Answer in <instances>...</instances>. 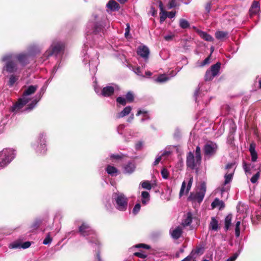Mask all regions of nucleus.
<instances>
[{
  "mask_svg": "<svg viewBox=\"0 0 261 261\" xmlns=\"http://www.w3.org/2000/svg\"><path fill=\"white\" fill-rule=\"evenodd\" d=\"M104 22L102 18L97 15L93 14L89 20L86 30V43H84L83 49L84 54L83 62L89 63L90 71L95 74L97 71V66L99 63L98 54L93 48H87L89 45H95L96 42L101 38L103 34Z\"/></svg>",
  "mask_w": 261,
  "mask_h": 261,
  "instance_id": "obj_1",
  "label": "nucleus"
},
{
  "mask_svg": "<svg viewBox=\"0 0 261 261\" xmlns=\"http://www.w3.org/2000/svg\"><path fill=\"white\" fill-rule=\"evenodd\" d=\"M201 161V149L199 146L196 148L195 156L190 151L187 155L186 164L188 168L194 169L200 166Z\"/></svg>",
  "mask_w": 261,
  "mask_h": 261,
  "instance_id": "obj_2",
  "label": "nucleus"
},
{
  "mask_svg": "<svg viewBox=\"0 0 261 261\" xmlns=\"http://www.w3.org/2000/svg\"><path fill=\"white\" fill-rule=\"evenodd\" d=\"M112 201L118 210L124 212L127 210L128 199L123 193L119 192L114 193L112 195Z\"/></svg>",
  "mask_w": 261,
  "mask_h": 261,
  "instance_id": "obj_3",
  "label": "nucleus"
},
{
  "mask_svg": "<svg viewBox=\"0 0 261 261\" xmlns=\"http://www.w3.org/2000/svg\"><path fill=\"white\" fill-rule=\"evenodd\" d=\"M14 54H9L4 56L2 61L5 62V65L3 67V72L5 71L9 73H16L19 70L18 64L14 61Z\"/></svg>",
  "mask_w": 261,
  "mask_h": 261,
  "instance_id": "obj_4",
  "label": "nucleus"
},
{
  "mask_svg": "<svg viewBox=\"0 0 261 261\" xmlns=\"http://www.w3.org/2000/svg\"><path fill=\"white\" fill-rule=\"evenodd\" d=\"M15 156V150L12 149L5 148L0 151V170L7 167Z\"/></svg>",
  "mask_w": 261,
  "mask_h": 261,
  "instance_id": "obj_5",
  "label": "nucleus"
},
{
  "mask_svg": "<svg viewBox=\"0 0 261 261\" xmlns=\"http://www.w3.org/2000/svg\"><path fill=\"white\" fill-rule=\"evenodd\" d=\"M64 47L65 45L63 42L54 40L53 41L49 49L46 51L44 56L46 58L53 55L57 56L63 51Z\"/></svg>",
  "mask_w": 261,
  "mask_h": 261,
  "instance_id": "obj_6",
  "label": "nucleus"
},
{
  "mask_svg": "<svg viewBox=\"0 0 261 261\" xmlns=\"http://www.w3.org/2000/svg\"><path fill=\"white\" fill-rule=\"evenodd\" d=\"M206 192V184L205 182L201 183L198 191L192 192L188 198L189 201L192 202H197L199 203L203 200Z\"/></svg>",
  "mask_w": 261,
  "mask_h": 261,
  "instance_id": "obj_7",
  "label": "nucleus"
},
{
  "mask_svg": "<svg viewBox=\"0 0 261 261\" xmlns=\"http://www.w3.org/2000/svg\"><path fill=\"white\" fill-rule=\"evenodd\" d=\"M79 232L81 235L84 237L91 236V240H89V242L98 245L99 242L97 239L95 231L88 224L83 223L79 227Z\"/></svg>",
  "mask_w": 261,
  "mask_h": 261,
  "instance_id": "obj_8",
  "label": "nucleus"
},
{
  "mask_svg": "<svg viewBox=\"0 0 261 261\" xmlns=\"http://www.w3.org/2000/svg\"><path fill=\"white\" fill-rule=\"evenodd\" d=\"M217 144L212 141L207 142L203 147L205 159H210L216 153L218 150Z\"/></svg>",
  "mask_w": 261,
  "mask_h": 261,
  "instance_id": "obj_9",
  "label": "nucleus"
},
{
  "mask_svg": "<svg viewBox=\"0 0 261 261\" xmlns=\"http://www.w3.org/2000/svg\"><path fill=\"white\" fill-rule=\"evenodd\" d=\"M221 65L220 62H217L216 64L212 65L210 70H207L206 71L204 76L205 81H210L219 74Z\"/></svg>",
  "mask_w": 261,
  "mask_h": 261,
  "instance_id": "obj_10",
  "label": "nucleus"
},
{
  "mask_svg": "<svg viewBox=\"0 0 261 261\" xmlns=\"http://www.w3.org/2000/svg\"><path fill=\"white\" fill-rule=\"evenodd\" d=\"M94 90L95 92L99 95L105 97L110 96L113 94L115 90L114 87L112 86L104 87L101 90L96 86H94Z\"/></svg>",
  "mask_w": 261,
  "mask_h": 261,
  "instance_id": "obj_11",
  "label": "nucleus"
},
{
  "mask_svg": "<svg viewBox=\"0 0 261 261\" xmlns=\"http://www.w3.org/2000/svg\"><path fill=\"white\" fill-rule=\"evenodd\" d=\"M28 99H25V98H20L17 102L11 108V111L14 113L19 112L23 107L28 103Z\"/></svg>",
  "mask_w": 261,
  "mask_h": 261,
  "instance_id": "obj_12",
  "label": "nucleus"
},
{
  "mask_svg": "<svg viewBox=\"0 0 261 261\" xmlns=\"http://www.w3.org/2000/svg\"><path fill=\"white\" fill-rule=\"evenodd\" d=\"M44 135L43 134H40L39 135V139L40 140L39 144L36 145L35 148L37 151L40 152V153H43L46 150L45 141L44 138ZM36 145L34 144L33 147L35 148Z\"/></svg>",
  "mask_w": 261,
  "mask_h": 261,
  "instance_id": "obj_13",
  "label": "nucleus"
},
{
  "mask_svg": "<svg viewBox=\"0 0 261 261\" xmlns=\"http://www.w3.org/2000/svg\"><path fill=\"white\" fill-rule=\"evenodd\" d=\"M137 53L138 55L140 56L144 59V60L146 61L148 59L149 49L145 45H141L138 47Z\"/></svg>",
  "mask_w": 261,
  "mask_h": 261,
  "instance_id": "obj_14",
  "label": "nucleus"
},
{
  "mask_svg": "<svg viewBox=\"0 0 261 261\" xmlns=\"http://www.w3.org/2000/svg\"><path fill=\"white\" fill-rule=\"evenodd\" d=\"M14 60L16 59L22 66H24L29 63V55L27 54H14Z\"/></svg>",
  "mask_w": 261,
  "mask_h": 261,
  "instance_id": "obj_15",
  "label": "nucleus"
},
{
  "mask_svg": "<svg viewBox=\"0 0 261 261\" xmlns=\"http://www.w3.org/2000/svg\"><path fill=\"white\" fill-rule=\"evenodd\" d=\"M232 176L233 172L226 173L225 175V181L223 184V187L221 189V191L222 193H223L224 192H226L228 190L229 186H228L227 185L231 182L232 178Z\"/></svg>",
  "mask_w": 261,
  "mask_h": 261,
  "instance_id": "obj_16",
  "label": "nucleus"
},
{
  "mask_svg": "<svg viewBox=\"0 0 261 261\" xmlns=\"http://www.w3.org/2000/svg\"><path fill=\"white\" fill-rule=\"evenodd\" d=\"M38 87L37 86H29L23 92L22 97L25 99H28V101L31 100L30 96L34 93L36 91Z\"/></svg>",
  "mask_w": 261,
  "mask_h": 261,
  "instance_id": "obj_17",
  "label": "nucleus"
},
{
  "mask_svg": "<svg viewBox=\"0 0 261 261\" xmlns=\"http://www.w3.org/2000/svg\"><path fill=\"white\" fill-rule=\"evenodd\" d=\"M169 233L172 239L177 240L182 233V229L180 226H177L174 229H170Z\"/></svg>",
  "mask_w": 261,
  "mask_h": 261,
  "instance_id": "obj_18",
  "label": "nucleus"
},
{
  "mask_svg": "<svg viewBox=\"0 0 261 261\" xmlns=\"http://www.w3.org/2000/svg\"><path fill=\"white\" fill-rule=\"evenodd\" d=\"M41 96L42 95L40 93L39 94H36L34 99L32 101L31 103H30L28 105V107L25 109V110L27 111H31L35 107L37 102L41 99Z\"/></svg>",
  "mask_w": 261,
  "mask_h": 261,
  "instance_id": "obj_19",
  "label": "nucleus"
},
{
  "mask_svg": "<svg viewBox=\"0 0 261 261\" xmlns=\"http://www.w3.org/2000/svg\"><path fill=\"white\" fill-rule=\"evenodd\" d=\"M211 206L212 208L218 207L219 210H222L225 207L224 202L218 198H215L214 201L212 203Z\"/></svg>",
  "mask_w": 261,
  "mask_h": 261,
  "instance_id": "obj_20",
  "label": "nucleus"
},
{
  "mask_svg": "<svg viewBox=\"0 0 261 261\" xmlns=\"http://www.w3.org/2000/svg\"><path fill=\"white\" fill-rule=\"evenodd\" d=\"M208 228L210 230H214V231H218L219 226L218 224V221L215 217H212L211 218V221L208 226Z\"/></svg>",
  "mask_w": 261,
  "mask_h": 261,
  "instance_id": "obj_21",
  "label": "nucleus"
},
{
  "mask_svg": "<svg viewBox=\"0 0 261 261\" xmlns=\"http://www.w3.org/2000/svg\"><path fill=\"white\" fill-rule=\"evenodd\" d=\"M31 246V242L29 241H27L23 243L21 245L18 243H14L10 245V247L12 249H17L22 248L23 249H26L29 248Z\"/></svg>",
  "mask_w": 261,
  "mask_h": 261,
  "instance_id": "obj_22",
  "label": "nucleus"
},
{
  "mask_svg": "<svg viewBox=\"0 0 261 261\" xmlns=\"http://www.w3.org/2000/svg\"><path fill=\"white\" fill-rule=\"evenodd\" d=\"M196 32L200 36V37L205 41L211 42L214 40V38L206 32L199 30H197Z\"/></svg>",
  "mask_w": 261,
  "mask_h": 261,
  "instance_id": "obj_23",
  "label": "nucleus"
},
{
  "mask_svg": "<svg viewBox=\"0 0 261 261\" xmlns=\"http://www.w3.org/2000/svg\"><path fill=\"white\" fill-rule=\"evenodd\" d=\"M132 109L130 106L126 107L122 111H121L120 113H118L116 115V118L119 119L121 118H123L125 116L128 115L130 113Z\"/></svg>",
  "mask_w": 261,
  "mask_h": 261,
  "instance_id": "obj_24",
  "label": "nucleus"
},
{
  "mask_svg": "<svg viewBox=\"0 0 261 261\" xmlns=\"http://www.w3.org/2000/svg\"><path fill=\"white\" fill-rule=\"evenodd\" d=\"M107 7L112 11L119 9V5L114 0H110L107 4Z\"/></svg>",
  "mask_w": 261,
  "mask_h": 261,
  "instance_id": "obj_25",
  "label": "nucleus"
},
{
  "mask_svg": "<svg viewBox=\"0 0 261 261\" xmlns=\"http://www.w3.org/2000/svg\"><path fill=\"white\" fill-rule=\"evenodd\" d=\"M259 10V4L258 2L254 1L252 3L251 7L249 10L250 15L252 16L256 14Z\"/></svg>",
  "mask_w": 261,
  "mask_h": 261,
  "instance_id": "obj_26",
  "label": "nucleus"
},
{
  "mask_svg": "<svg viewBox=\"0 0 261 261\" xmlns=\"http://www.w3.org/2000/svg\"><path fill=\"white\" fill-rule=\"evenodd\" d=\"M228 33L227 31H218L215 33V37L218 40H223L227 38Z\"/></svg>",
  "mask_w": 261,
  "mask_h": 261,
  "instance_id": "obj_27",
  "label": "nucleus"
},
{
  "mask_svg": "<svg viewBox=\"0 0 261 261\" xmlns=\"http://www.w3.org/2000/svg\"><path fill=\"white\" fill-rule=\"evenodd\" d=\"M254 166L251 164H247L245 161L243 163V167L246 174H251V169L254 168Z\"/></svg>",
  "mask_w": 261,
  "mask_h": 261,
  "instance_id": "obj_28",
  "label": "nucleus"
},
{
  "mask_svg": "<svg viewBox=\"0 0 261 261\" xmlns=\"http://www.w3.org/2000/svg\"><path fill=\"white\" fill-rule=\"evenodd\" d=\"M124 169L125 173L129 174L132 173L135 169V164L129 162L124 166Z\"/></svg>",
  "mask_w": 261,
  "mask_h": 261,
  "instance_id": "obj_29",
  "label": "nucleus"
},
{
  "mask_svg": "<svg viewBox=\"0 0 261 261\" xmlns=\"http://www.w3.org/2000/svg\"><path fill=\"white\" fill-rule=\"evenodd\" d=\"M106 171L110 175L114 176H116L118 170L114 166L108 165L106 168Z\"/></svg>",
  "mask_w": 261,
  "mask_h": 261,
  "instance_id": "obj_30",
  "label": "nucleus"
},
{
  "mask_svg": "<svg viewBox=\"0 0 261 261\" xmlns=\"http://www.w3.org/2000/svg\"><path fill=\"white\" fill-rule=\"evenodd\" d=\"M232 215L231 214L226 216L225 218V226L224 229L226 231L228 230L231 224Z\"/></svg>",
  "mask_w": 261,
  "mask_h": 261,
  "instance_id": "obj_31",
  "label": "nucleus"
},
{
  "mask_svg": "<svg viewBox=\"0 0 261 261\" xmlns=\"http://www.w3.org/2000/svg\"><path fill=\"white\" fill-rule=\"evenodd\" d=\"M192 221V215L191 213H187V216L185 219L183 220L182 225L184 226H187L191 224Z\"/></svg>",
  "mask_w": 261,
  "mask_h": 261,
  "instance_id": "obj_32",
  "label": "nucleus"
},
{
  "mask_svg": "<svg viewBox=\"0 0 261 261\" xmlns=\"http://www.w3.org/2000/svg\"><path fill=\"white\" fill-rule=\"evenodd\" d=\"M142 197V203L144 205L146 204V203L149 201L150 195L148 192L143 191L141 193Z\"/></svg>",
  "mask_w": 261,
  "mask_h": 261,
  "instance_id": "obj_33",
  "label": "nucleus"
},
{
  "mask_svg": "<svg viewBox=\"0 0 261 261\" xmlns=\"http://www.w3.org/2000/svg\"><path fill=\"white\" fill-rule=\"evenodd\" d=\"M170 77L168 75L162 74L159 76L155 81L157 82L163 83L168 81Z\"/></svg>",
  "mask_w": 261,
  "mask_h": 261,
  "instance_id": "obj_34",
  "label": "nucleus"
},
{
  "mask_svg": "<svg viewBox=\"0 0 261 261\" xmlns=\"http://www.w3.org/2000/svg\"><path fill=\"white\" fill-rule=\"evenodd\" d=\"M19 76L11 75L9 77L8 84L10 86H13L15 82L18 80Z\"/></svg>",
  "mask_w": 261,
  "mask_h": 261,
  "instance_id": "obj_35",
  "label": "nucleus"
},
{
  "mask_svg": "<svg viewBox=\"0 0 261 261\" xmlns=\"http://www.w3.org/2000/svg\"><path fill=\"white\" fill-rule=\"evenodd\" d=\"M179 26L182 29H187L189 27L190 24L187 20L180 19L179 20Z\"/></svg>",
  "mask_w": 261,
  "mask_h": 261,
  "instance_id": "obj_36",
  "label": "nucleus"
},
{
  "mask_svg": "<svg viewBox=\"0 0 261 261\" xmlns=\"http://www.w3.org/2000/svg\"><path fill=\"white\" fill-rule=\"evenodd\" d=\"M51 232H48L47 233L45 238L43 241V244L44 245H49L51 243L53 239L51 237Z\"/></svg>",
  "mask_w": 261,
  "mask_h": 261,
  "instance_id": "obj_37",
  "label": "nucleus"
},
{
  "mask_svg": "<svg viewBox=\"0 0 261 261\" xmlns=\"http://www.w3.org/2000/svg\"><path fill=\"white\" fill-rule=\"evenodd\" d=\"M210 63V56L205 58L202 62L200 63H197V66L203 67L206 65Z\"/></svg>",
  "mask_w": 261,
  "mask_h": 261,
  "instance_id": "obj_38",
  "label": "nucleus"
},
{
  "mask_svg": "<svg viewBox=\"0 0 261 261\" xmlns=\"http://www.w3.org/2000/svg\"><path fill=\"white\" fill-rule=\"evenodd\" d=\"M142 188L148 190L151 189V186L148 181H144L141 183Z\"/></svg>",
  "mask_w": 261,
  "mask_h": 261,
  "instance_id": "obj_39",
  "label": "nucleus"
},
{
  "mask_svg": "<svg viewBox=\"0 0 261 261\" xmlns=\"http://www.w3.org/2000/svg\"><path fill=\"white\" fill-rule=\"evenodd\" d=\"M260 176V171H258L257 172L254 174L250 179V181L252 184H255L257 182Z\"/></svg>",
  "mask_w": 261,
  "mask_h": 261,
  "instance_id": "obj_40",
  "label": "nucleus"
},
{
  "mask_svg": "<svg viewBox=\"0 0 261 261\" xmlns=\"http://www.w3.org/2000/svg\"><path fill=\"white\" fill-rule=\"evenodd\" d=\"M41 223V221L39 219H37L34 222V223L32 225L31 227L33 229H36L39 227Z\"/></svg>",
  "mask_w": 261,
  "mask_h": 261,
  "instance_id": "obj_41",
  "label": "nucleus"
},
{
  "mask_svg": "<svg viewBox=\"0 0 261 261\" xmlns=\"http://www.w3.org/2000/svg\"><path fill=\"white\" fill-rule=\"evenodd\" d=\"M116 101L118 103L122 105V106H125L126 104V99L121 96L117 97Z\"/></svg>",
  "mask_w": 261,
  "mask_h": 261,
  "instance_id": "obj_42",
  "label": "nucleus"
},
{
  "mask_svg": "<svg viewBox=\"0 0 261 261\" xmlns=\"http://www.w3.org/2000/svg\"><path fill=\"white\" fill-rule=\"evenodd\" d=\"M240 221H238L236 223V228H235V234L237 237H238L240 236Z\"/></svg>",
  "mask_w": 261,
  "mask_h": 261,
  "instance_id": "obj_43",
  "label": "nucleus"
},
{
  "mask_svg": "<svg viewBox=\"0 0 261 261\" xmlns=\"http://www.w3.org/2000/svg\"><path fill=\"white\" fill-rule=\"evenodd\" d=\"M162 177L164 179H167L169 177V172L167 169L163 168L161 171Z\"/></svg>",
  "mask_w": 261,
  "mask_h": 261,
  "instance_id": "obj_44",
  "label": "nucleus"
},
{
  "mask_svg": "<svg viewBox=\"0 0 261 261\" xmlns=\"http://www.w3.org/2000/svg\"><path fill=\"white\" fill-rule=\"evenodd\" d=\"M177 6L176 0H170L168 4V8L169 9L175 7Z\"/></svg>",
  "mask_w": 261,
  "mask_h": 261,
  "instance_id": "obj_45",
  "label": "nucleus"
},
{
  "mask_svg": "<svg viewBox=\"0 0 261 261\" xmlns=\"http://www.w3.org/2000/svg\"><path fill=\"white\" fill-rule=\"evenodd\" d=\"M140 208H141V205L140 203L136 204L133 209V214L135 215L137 214L139 212Z\"/></svg>",
  "mask_w": 261,
  "mask_h": 261,
  "instance_id": "obj_46",
  "label": "nucleus"
},
{
  "mask_svg": "<svg viewBox=\"0 0 261 261\" xmlns=\"http://www.w3.org/2000/svg\"><path fill=\"white\" fill-rule=\"evenodd\" d=\"M126 99L129 102H132L134 100V95L130 92H128L126 95Z\"/></svg>",
  "mask_w": 261,
  "mask_h": 261,
  "instance_id": "obj_47",
  "label": "nucleus"
},
{
  "mask_svg": "<svg viewBox=\"0 0 261 261\" xmlns=\"http://www.w3.org/2000/svg\"><path fill=\"white\" fill-rule=\"evenodd\" d=\"M186 183L185 181H184L182 183L181 187L180 192H179V196L180 197H181L183 195V194L184 193L185 189L186 188Z\"/></svg>",
  "mask_w": 261,
  "mask_h": 261,
  "instance_id": "obj_48",
  "label": "nucleus"
},
{
  "mask_svg": "<svg viewBox=\"0 0 261 261\" xmlns=\"http://www.w3.org/2000/svg\"><path fill=\"white\" fill-rule=\"evenodd\" d=\"M193 177H190V178L188 181V185H187V189H186V193L189 192V191H190V190L191 188L192 182H193Z\"/></svg>",
  "mask_w": 261,
  "mask_h": 261,
  "instance_id": "obj_49",
  "label": "nucleus"
},
{
  "mask_svg": "<svg viewBox=\"0 0 261 261\" xmlns=\"http://www.w3.org/2000/svg\"><path fill=\"white\" fill-rule=\"evenodd\" d=\"M238 253H236L233 256L228 258L226 261H234L236 258L238 257L239 254L240 253L241 250L238 251Z\"/></svg>",
  "mask_w": 261,
  "mask_h": 261,
  "instance_id": "obj_50",
  "label": "nucleus"
},
{
  "mask_svg": "<svg viewBox=\"0 0 261 261\" xmlns=\"http://www.w3.org/2000/svg\"><path fill=\"white\" fill-rule=\"evenodd\" d=\"M134 255L141 258H145L147 257V255L141 252H135L134 253Z\"/></svg>",
  "mask_w": 261,
  "mask_h": 261,
  "instance_id": "obj_51",
  "label": "nucleus"
},
{
  "mask_svg": "<svg viewBox=\"0 0 261 261\" xmlns=\"http://www.w3.org/2000/svg\"><path fill=\"white\" fill-rule=\"evenodd\" d=\"M143 146V143L142 141L138 142L135 145V148L136 150H141Z\"/></svg>",
  "mask_w": 261,
  "mask_h": 261,
  "instance_id": "obj_52",
  "label": "nucleus"
},
{
  "mask_svg": "<svg viewBox=\"0 0 261 261\" xmlns=\"http://www.w3.org/2000/svg\"><path fill=\"white\" fill-rule=\"evenodd\" d=\"M162 14L160 16V18L161 23L163 22L165 20L166 18L167 17L166 11L162 12Z\"/></svg>",
  "mask_w": 261,
  "mask_h": 261,
  "instance_id": "obj_53",
  "label": "nucleus"
},
{
  "mask_svg": "<svg viewBox=\"0 0 261 261\" xmlns=\"http://www.w3.org/2000/svg\"><path fill=\"white\" fill-rule=\"evenodd\" d=\"M251 157V161L252 162H255L257 160V154L256 152H253L250 153Z\"/></svg>",
  "mask_w": 261,
  "mask_h": 261,
  "instance_id": "obj_54",
  "label": "nucleus"
},
{
  "mask_svg": "<svg viewBox=\"0 0 261 261\" xmlns=\"http://www.w3.org/2000/svg\"><path fill=\"white\" fill-rule=\"evenodd\" d=\"M167 17L169 18H173L175 17L176 14V12H166Z\"/></svg>",
  "mask_w": 261,
  "mask_h": 261,
  "instance_id": "obj_55",
  "label": "nucleus"
},
{
  "mask_svg": "<svg viewBox=\"0 0 261 261\" xmlns=\"http://www.w3.org/2000/svg\"><path fill=\"white\" fill-rule=\"evenodd\" d=\"M194 251H192L190 255H189L188 256H187L186 258H185L184 259H182V261H191V259L193 258V254Z\"/></svg>",
  "mask_w": 261,
  "mask_h": 261,
  "instance_id": "obj_56",
  "label": "nucleus"
},
{
  "mask_svg": "<svg viewBox=\"0 0 261 261\" xmlns=\"http://www.w3.org/2000/svg\"><path fill=\"white\" fill-rule=\"evenodd\" d=\"M150 119V117H149V115H148V114H145L144 115H143V117L141 119V121L142 122L146 121V120H149Z\"/></svg>",
  "mask_w": 261,
  "mask_h": 261,
  "instance_id": "obj_57",
  "label": "nucleus"
},
{
  "mask_svg": "<svg viewBox=\"0 0 261 261\" xmlns=\"http://www.w3.org/2000/svg\"><path fill=\"white\" fill-rule=\"evenodd\" d=\"M202 250V249L201 248H196L195 249V250H193L192 251H194L193 254V257L194 256V255L195 254H198L201 253Z\"/></svg>",
  "mask_w": 261,
  "mask_h": 261,
  "instance_id": "obj_58",
  "label": "nucleus"
},
{
  "mask_svg": "<svg viewBox=\"0 0 261 261\" xmlns=\"http://www.w3.org/2000/svg\"><path fill=\"white\" fill-rule=\"evenodd\" d=\"M136 247H137V248L143 247V248H144L145 249H148L150 248L149 246H148L147 245L143 244H138L136 246Z\"/></svg>",
  "mask_w": 261,
  "mask_h": 261,
  "instance_id": "obj_59",
  "label": "nucleus"
},
{
  "mask_svg": "<svg viewBox=\"0 0 261 261\" xmlns=\"http://www.w3.org/2000/svg\"><path fill=\"white\" fill-rule=\"evenodd\" d=\"M180 136V132L178 129H176L175 132L174 134V137L176 139H178Z\"/></svg>",
  "mask_w": 261,
  "mask_h": 261,
  "instance_id": "obj_60",
  "label": "nucleus"
},
{
  "mask_svg": "<svg viewBox=\"0 0 261 261\" xmlns=\"http://www.w3.org/2000/svg\"><path fill=\"white\" fill-rule=\"evenodd\" d=\"M125 125L124 124L119 125L117 127V131H118V133L121 134L122 133L121 132V131L122 129H123L125 128Z\"/></svg>",
  "mask_w": 261,
  "mask_h": 261,
  "instance_id": "obj_61",
  "label": "nucleus"
},
{
  "mask_svg": "<svg viewBox=\"0 0 261 261\" xmlns=\"http://www.w3.org/2000/svg\"><path fill=\"white\" fill-rule=\"evenodd\" d=\"M161 159H162V156H159L157 157L155 159V161H154L153 165L154 166H156V165H158L159 163V162L161 161Z\"/></svg>",
  "mask_w": 261,
  "mask_h": 261,
  "instance_id": "obj_62",
  "label": "nucleus"
},
{
  "mask_svg": "<svg viewBox=\"0 0 261 261\" xmlns=\"http://www.w3.org/2000/svg\"><path fill=\"white\" fill-rule=\"evenodd\" d=\"M211 9V3H207L205 6V9L207 13H209Z\"/></svg>",
  "mask_w": 261,
  "mask_h": 261,
  "instance_id": "obj_63",
  "label": "nucleus"
},
{
  "mask_svg": "<svg viewBox=\"0 0 261 261\" xmlns=\"http://www.w3.org/2000/svg\"><path fill=\"white\" fill-rule=\"evenodd\" d=\"M134 71L135 73H136L137 74H138L139 75H141V72L140 70V68L139 67H136L135 68H134Z\"/></svg>",
  "mask_w": 261,
  "mask_h": 261,
  "instance_id": "obj_64",
  "label": "nucleus"
}]
</instances>
